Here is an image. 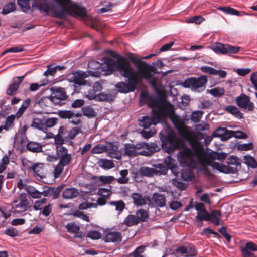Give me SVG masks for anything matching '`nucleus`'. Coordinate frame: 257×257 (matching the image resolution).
Returning <instances> with one entry per match:
<instances>
[{
	"label": "nucleus",
	"mask_w": 257,
	"mask_h": 257,
	"mask_svg": "<svg viewBox=\"0 0 257 257\" xmlns=\"http://www.w3.org/2000/svg\"><path fill=\"white\" fill-rule=\"evenodd\" d=\"M162 148L170 153L178 149L177 159L181 166L189 167L198 169L205 174L209 173L208 166H211L220 172L225 174H235L238 167L241 165L240 159L236 156H230L227 159L228 166L208 160L203 153V148L197 144H191V147L184 144L181 140L177 138L173 131L163 130L159 134Z\"/></svg>",
	"instance_id": "f257e3e1"
},
{
	"label": "nucleus",
	"mask_w": 257,
	"mask_h": 257,
	"mask_svg": "<svg viewBox=\"0 0 257 257\" xmlns=\"http://www.w3.org/2000/svg\"><path fill=\"white\" fill-rule=\"evenodd\" d=\"M132 62L137 70L124 57L118 60L116 63L112 59L106 58L105 63L107 65V70L112 73L116 69L122 77L127 79V83L121 81L116 84L115 88L118 91L122 93L134 92L143 78L148 80L153 87H155L156 78L152 70V66L138 59H133Z\"/></svg>",
	"instance_id": "f03ea898"
},
{
	"label": "nucleus",
	"mask_w": 257,
	"mask_h": 257,
	"mask_svg": "<svg viewBox=\"0 0 257 257\" xmlns=\"http://www.w3.org/2000/svg\"><path fill=\"white\" fill-rule=\"evenodd\" d=\"M150 100L149 105L152 108L153 116L155 120L160 122L161 118L168 117L182 137H187L186 128L184 126V121L182 118L175 113L173 106L171 104H166L156 97H149Z\"/></svg>",
	"instance_id": "7ed1b4c3"
},
{
	"label": "nucleus",
	"mask_w": 257,
	"mask_h": 257,
	"mask_svg": "<svg viewBox=\"0 0 257 257\" xmlns=\"http://www.w3.org/2000/svg\"><path fill=\"white\" fill-rule=\"evenodd\" d=\"M61 8L60 11L51 10L53 13V17L57 18H64L67 15H71L76 17H84L86 15V8L76 3H72L71 0H53Z\"/></svg>",
	"instance_id": "20e7f679"
},
{
	"label": "nucleus",
	"mask_w": 257,
	"mask_h": 257,
	"mask_svg": "<svg viewBox=\"0 0 257 257\" xmlns=\"http://www.w3.org/2000/svg\"><path fill=\"white\" fill-rule=\"evenodd\" d=\"M55 150L59 162L54 168V174L55 178H58L63 172L64 167L70 164L72 157L71 154L68 153V150L66 147H62Z\"/></svg>",
	"instance_id": "39448f33"
},
{
	"label": "nucleus",
	"mask_w": 257,
	"mask_h": 257,
	"mask_svg": "<svg viewBox=\"0 0 257 257\" xmlns=\"http://www.w3.org/2000/svg\"><path fill=\"white\" fill-rule=\"evenodd\" d=\"M207 83V77L205 75H201L197 77L187 78L182 83V85L184 88L191 89L192 91L200 93L205 90Z\"/></svg>",
	"instance_id": "423d86ee"
},
{
	"label": "nucleus",
	"mask_w": 257,
	"mask_h": 257,
	"mask_svg": "<svg viewBox=\"0 0 257 257\" xmlns=\"http://www.w3.org/2000/svg\"><path fill=\"white\" fill-rule=\"evenodd\" d=\"M30 1L17 0V3L23 12H27L31 9ZM45 0H32V7L48 15L50 12V7L48 3L43 2Z\"/></svg>",
	"instance_id": "0eeeda50"
},
{
	"label": "nucleus",
	"mask_w": 257,
	"mask_h": 257,
	"mask_svg": "<svg viewBox=\"0 0 257 257\" xmlns=\"http://www.w3.org/2000/svg\"><path fill=\"white\" fill-rule=\"evenodd\" d=\"M52 94L50 97H44V99H47L53 102L56 105H62L64 104L65 101L67 100L68 96L67 95L65 89L59 87L54 89H51Z\"/></svg>",
	"instance_id": "6e6552de"
},
{
	"label": "nucleus",
	"mask_w": 257,
	"mask_h": 257,
	"mask_svg": "<svg viewBox=\"0 0 257 257\" xmlns=\"http://www.w3.org/2000/svg\"><path fill=\"white\" fill-rule=\"evenodd\" d=\"M13 203L15 204V211L19 213L29 210L31 208L28 195L26 193H21L14 200Z\"/></svg>",
	"instance_id": "1a4fd4ad"
},
{
	"label": "nucleus",
	"mask_w": 257,
	"mask_h": 257,
	"mask_svg": "<svg viewBox=\"0 0 257 257\" xmlns=\"http://www.w3.org/2000/svg\"><path fill=\"white\" fill-rule=\"evenodd\" d=\"M235 102L238 107L244 112L253 111L255 108L250 97L244 93L236 97Z\"/></svg>",
	"instance_id": "9d476101"
},
{
	"label": "nucleus",
	"mask_w": 257,
	"mask_h": 257,
	"mask_svg": "<svg viewBox=\"0 0 257 257\" xmlns=\"http://www.w3.org/2000/svg\"><path fill=\"white\" fill-rule=\"evenodd\" d=\"M212 49L216 53H220L222 54L229 53L236 54L240 49V47L232 46L229 44L216 43L212 45Z\"/></svg>",
	"instance_id": "9b49d317"
},
{
	"label": "nucleus",
	"mask_w": 257,
	"mask_h": 257,
	"mask_svg": "<svg viewBox=\"0 0 257 257\" xmlns=\"http://www.w3.org/2000/svg\"><path fill=\"white\" fill-rule=\"evenodd\" d=\"M93 73L92 71H90L88 74L87 72L77 70L72 72V76L69 78L68 80L70 82L73 83L76 85L82 86L85 85L86 82L85 78L90 75H93L91 73Z\"/></svg>",
	"instance_id": "f8f14e48"
},
{
	"label": "nucleus",
	"mask_w": 257,
	"mask_h": 257,
	"mask_svg": "<svg viewBox=\"0 0 257 257\" xmlns=\"http://www.w3.org/2000/svg\"><path fill=\"white\" fill-rule=\"evenodd\" d=\"M58 115L62 119H69V122L73 125H78L81 123L80 118L82 116L81 112L74 113L71 110H59Z\"/></svg>",
	"instance_id": "ddd939ff"
},
{
	"label": "nucleus",
	"mask_w": 257,
	"mask_h": 257,
	"mask_svg": "<svg viewBox=\"0 0 257 257\" xmlns=\"http://www.w3.org/2000/svg\"><path fill=\"white\" fill-rule=\"evenodd\" d=\"M148 200L149 201L150 204H152L154 206L163 208L166 205L165 195L159 192H154L152 195L151 199L148 198Z\"/></svg>",
	"instance_id": "4468645a"
},
{
	"label": "nucleus",
	"mask_w": 257,
	"mask_h": 257,
	"mask_svg": "<svg viewBox=\"0 0 257 257\" xmlns=\"http://www.w3.org/2000/svg\"><path fill=\"white\" fill-rule=\"evenodd\" d=\"M25 75L14 78L13 82L10 84L6 90V93L10 96H13L16 94L20 85L24 80Z\"/></svg>",
	"instance_id": "2eb2a0df"
},
{
	"label": "nucleus",
	"mask_w": 257,
	"mask_h": 257,
	"mask_svg": "<svg viewBox=\"0 0 257 257\" xmlns=\"http://www.w3.org/2000/svg\"><path fill=\"white\" fill-rule=\"evenodd\" d=\"M106 151L111 157L119 159L121 158V153L118 150V145L116 142H108L106 144Z\"/></svg>",
	"instance_id": "dca6fc26"
},
{
	"label": "nucleus",
	"mask_w": 257,
	"mask_h": 257,
	"mask_svg": "<svg viewBox=\"0 0 257 257\" xmlns=\"http://www.w3.org/2000/svg\"><path fill=\"white\" fill-rule=\"evenodd\" d=\"M111 193L110 189L104 188H99L97 192L99 196L97 200V204L99 205H105L106 203L107 200L109 199Z\"/></svg>",
	"instance_id": "f3484780"
},
{
	"label": "nucleus",
	"mask_w": 257,
	"mask_h": 257,
	"mask_svg": "<svg viewBox=\"0 0 257 257\" xmlns=\"http://www.w3.org/2000/svg\"><path fill=\"white\" fill-rule=\"evenodd\" d=\"M103 239L106 242L119 243L122 240L121 234L117 231L107 232Z\"/></svg>",
	"instance_id": "a211bd4d"
},
{
	"label": "nucleus",
	"mask_w": 257,
	"mask_h": 257,
	"mask_svg": "<svg viewBox=\"0 0 257 257\" xmlns=\"http://www.w3.org/2000/svg\"><path fill=\"white\" fill-rule=\"evenodd\" d=\"M45 116L39 115L34 117L31 126L36 129L46 132V127H45Z\"/></svg>",
	"instance_id": "6ab92c4d"
},
{
	"label": "nucleus",
	"mask_w": 257,
	"mask_h": 257,
	"mask_svg": "<svg viewBox=\"0 0 257 257\" xmlns=\"http://www.w3.org/2000/svg\"><path fill=\"white\" fill-rule=\"evenodd\" d=\"M151 117L152 118H150L148 116H143L142 118L139 120V125L140 126L143 127L144 128L148 129L151 125H156L159 122L154 118L153 112H152Z\"/></svg>",
	"instance_id": "aec40b11"
},
{
	"label": "nucleus",
	"mask_w": 257,
	"mask_h": 257,
	"mask_svg": "<svg viewBox=\"0 0 257 257\" xmlns=\"http://www.w3.org/2000/svg\"><path fill=\"white\" fill-rule=\"evenodd\" d=\"M146 150L141 151V155L149 156L160 150V147L156 143H146Z\"/></svg>",
	"instance_id": "412c9836"
},
{
	"label": "nucleus",
	"mask_w": 257,
	"mask_h": 257,
	"mask_svg": "<svg viewBox=\"0 0 257 257\" xmlns=\"http://www.w3.org/2000/svg\"><path fill=\"white\" fill-rule=\"evenodd\" d=\"M27 149L32 153H40L43 152V145L35 141H29L26 145Z\"/></svg>",
	"instance_id": "4be33fe9"
},
{
	"label": "nucleus",
	"mask_w": 257,
	"mask_h": 257,
	"mask_svg": "<svg viewBox=\"0 0 257 257\" xmlns=\"http://www.w3.org/2000/svg\"><path fill=\"white\" fill-rule=\"evenodd\" d=\"M90 99H94L99 101H107L111 102L114 100V97L113 95L111 94H106L103 92L100 93L97 95L95 94L90 96Z\"/></svg>",
	"instance_id": "5701e85b"
},
{
	"label": "nucleus",
	"mask_w": 257,
	"mask_h": 257,
	"mask_svg": "<svg viewBox=\"0 0 257 257\" xmlns=\"http://www.w3.org/2000/svg\"><path fill=\"white\" fill-rule=\"evenodd\" d=\"M47 69L44 73V75L46 77L49 76H53L58 71H62L65 68L64 66L57 65L54 66V64H51L47 66Z\"/></svg>",
	"instance_id": "b1692460"
},
{
	"label": "nucleus",
	"mask_w": 257,
	"mask_h": 257,
	"mask_svg": "<svg viewBox=\"0 0 257 257\" xmlns=\"http://www.w3.org/2000/svg\"><path fill=\"white\" fill-rule=\"evenodd\" d=\"M79 194L78 190L75 188L65 189L62 193V197L64 199H71L77 197Z\"/></svg>",
	"instance_id": "393cba45"
},
{
	"label": "nucleus",
	"mask_w": 257,
	"mask_h": 257,
	"mask_svg": "<svg viewBox=\"0 0 257 257\" xmlns=\"http://www.w3.org/2000/svg\"><path fill=\"white\" fill-rule=\"evenodd\" d=\"M124 154L130 157H135L138 155H141V151H137L135 150L134 144L126 143L124 146Z\"/></svg>",
	"instance_id": "a878e982"
},
{
	"label": "nucleus",
	"mask_w": 257,
	"mask_h": 257,
	"mask_svg": "<svg viewBox=\"0 0 257 257\" xmlns=\"http://www.w3.org/2000/svg\"><path fill=\"white\" fill-rule=\"evenodd\" d=\"M194 172L190 169H183L181 172V178L185 181H192L195 179Z\"/></svg>",
	"instance_id": "bb28decb"
},
{
	"label": "nucleus",
	"mask_w": 257,
	"mask_h": 257,
	"mask_svg": "<svg viewBox=\"0 0 257 257\" xmlns=\"http://www.w3.org/2000/svg\"><path fill=\"white\" fill-rule=\"evenodd\" d=\"M224 110L237 118L242 119L243 118V113H241L239 108L235 106L228 105L225 108Z\"/></svg>",
	"instance_id": "cd10ccee"
},
{
	"label": "nucleus",
	"mask_w": 257,
	"mask_h": 257,
	"mask_svg": "<svg viewBox=\"0 0 257 257\" xmlns=\"http://www.w3.org/2000/svg\"><path fill=\"white\" fill-rule=\"evenodd\" d=\"M131 197L134 203L137 206H143L146 204V199L139 193H133Z\"/></svg>",
	"instance_id": "c85d7f7f"
},
{
	"label": "nucleus",
	"mask_w": 257,
	"mask_h": 257,
	"mask_svg": "<svg viewBox=\"0 0 257 257\" xmlns=\"http://www.w3.org/2000/svg\"><path fill=\"white\" fill-rule=\"evenodd\" d=\"M136 216L139 220V223L147 222L149 218L148 211L142 208L137 211Z\"/></svg>",
	"instance_id": "c756f323"
},
{
	"label": "nucleus",
	"mask_w": 257,
	"mask_h": 257,
	"mask_svg": "<svg viewBox=\"0 0 257 257\" xmlns=\"http://www.w3.org/2000/svg\"><path fill=\"white\" fill-rule=\"evenodd\" d=\"M221 216V211L217 210H213L209 216V221H211L214 225L218 226L220 224L219 217Z\"/></svg>",
	"instance_id": "7c9ffc66"
},
{
	"label": "nucleus",
	"mask_w": 257,
	"mask_h": 257,
	"mask_svg": "<svg viewBox=\"0 0 257 257\" xmlns=\"http://www.w3.org/2000/svg\"><path fill=\"white\" fill-rule=\"evenodd\" d=\"M123 223L126 226L130 227L136 225L139 223L136 215L130 214L125 218Z\"/></svg>",
	"instance_id": "2f4dec72"
},
{
	"label": "nucleus",
	"mask_w": 257,
	"mask_h": 257,
	"mask_svg": "<svg viewBox=\"0 0 257 257\" xmlns=\"http://www.w3.org/2000/svg\"><path fill=\"white\" fill-rule=\"evenodd\" d=\"M51 135L52 136L49 137V138L54 139L55 150L59 149V148H61L62 147H65L63 146V144L64 143V140L63 138V136H61L60 135H55L52 133H51Z\"/></svg>",
	"instance_id": "473e14b6"
},
{
	"label": "nucleus",
	"mask_w": 257,
	"mask_h": 257,
	"mask_svg": "<svg viewBox=\"0 0 257 257\" xmlns=\"http://www.w3.org/2000/svg\"><path fill=\"white\" fill-rule=\"evenodd\" d=\"M165 165H166V167L168 169H171L172 172L175 171L177 168V166L176 164H175V160L172 158L171 156H167L164 158V161Z\"/></svg>",
	"instance_id": "72a5a7b5"
},
{
	"label": "nucleus",
	"mask_w": 257,
	"mask_h": 257,
	"mask_svg": "<svg viewBox=\"0 0 257 257\" xmlns=\"http://www.w3.org/2000/svg\"><path fill=\"white\" fill-rule=\"evenodd\" d=\"M82 115H83L88 118H93L96 116V113L94 109L90 106H86L82 108Z\"/></svg>",
	"instance_id": "f704fd0d"
},
{
	"label": "nucleus",
	"mask_w": 257,
	"mask_h": 257,
	"mask_svg": "<svg viewBox=\"0 0 257 257\" xmlns=\"http://www.w3.org/2000/svg\"><path fill=\"white\" fill-rule=\"evenodd\" d=\"M25 190L32 198H40V191L37 190L35 187L30 185H27L25 187Z\"/></svg>",
	"instance_id": "c9c22d12"
},
{
	"label": "nucleus",
	"mask_w": 257,
	"mask_h": 257,
	"mask_svg": "<svg viewBox=\"0 0 257 257\" xmlns=\"http://www.w3.org/2000/svg\"><path fill=\"white\" fill-rule=\"evenodd\" d=\"M120 177L116 179L117 182L120 184H126L129 181L128 177V171L127 169L121 170L119 172Z\"/></svg>",
	"instance_id": "e433bc0d"
},
{
	"label": "nucleus",
	"mask_w": 257,
	"mask_h": 257,
	"mask_svg": "<svg viewBox=\"0 0 257 257\" xmlns=\"http://www.w3.org/2000/svg\"><path fill=\"white\" fill-rule=\"evenodd\" d=\"M227 156V154L224 152H213L209 155V157L214 160H218L223 161Z\"/></svg>",
	"instance_id": "4c0bfd02"
},
{
	"label": "nucleus",
	"mask_w": 257,
	"mask_h": 257,
	"mask_svg": "<svg viewBox=\"0 0 257 257\" xmlns=\"http://www.w3.org/2000/svg\"><path fill=\"white\" fill-rule=\"evenodd\" d=\"M210 214L208 213L206 209L202 211L197 212V215L196 217V221H197L198 220H199L200 221H209L210 219Z\"/></svg>",
	"instance_id": "58836bf2"
},
{
	"label": "nucleus",
	"mask_w": 257,
	"mask_h": 257,
	"mask_svg": "<svg viewBox=\"0 0 257 257\" xmlns=\"http://www.w3.org/2000/svg\"><path fill=\"white\" fill-rule=\"evenodd\" d=\"M140 173L142 175L152 177L155 175L156 170L155 168L143 167L140 168Z\"/></svg>",
	"instance_id": "ea45409f"
},
{
	"label": "nucleus",
	"mask_w": 257,
	"mask_h": 257,
	"mask_svg": "<svg viewBox=\"0 0 257 257\" xmlns=\"http://www.w3.org/2000/svg\"><path fill=\"white\" fill-rule=\"evenodd\" d=\"M32 169L35 175L42 177L43 175V163H35L32 166Z\"/></svg>",
	"instance_id": "a19ab883"
},
{
	"label": "nucleus",
	"mask_w": 257,
	"mask_h": 257,
	"mask_svg": "<svg viewBox=\"0 0 257 257\" xmlns=\"http://www.w3.org/2000/svg\"><path fill=\"white\" fill-rule=\"evenodd\" d=\"M92 178L96 181L99 180L101 182L105 184L110 183L115 180L112 176H100L99 177L93 176Z\"/></svg>",
	"instance_id": "79ce46f5"
},
{
	"label": "nucleus",
	"mask_w": 257,
	"mask_h": 257,
	"mask_svg": "<svg viewBox=\"0 0 257 257\" xmlns=\"http://www.w3.org/2000/svg\"><path fill=\"white\" fill-rule=\"evenodd\" d=\"M58 119L56 117H50L46 118L45 117V127H46V132L48 128H50L54 126L58 123Z\"/></svg>",
	"instance_id": "37998d69"
},
{
	"label": "nucleus",
	"mask_w": 257,
	"mask_h": 257,
	"mask_svg": "<svg viewBox=\"0 0 257 257\" xmlns=\"http://www.w3.org/2000/svg\"><path fill=\"white\" fill-rule=\"evenodd\" d=\"M16 10V5L15 3H9L5 5L2 11V13L4 15L8 14Z\"/></svg>",
	"instance_id": "c03bdc74"
},
{
	"label": "nucleus",
	"mask_w": 257,
	"mask_h": 257,
	"mask_svg": "<svg viewBox=\"0 0 257 257\" xmlns=\"http://www.w3.org/2000/svg\"><path fill=\"white\" fill-rule=\"evenodd\" d=\"M109 204L115 207V210L119 212H121L125 207V204L122 200L112 201L109 202Z\"/></svg>",
	"instance_id": "a18cd8bd"
},
{
	"label": "nucleus",
	"mask_w": 257,
	"mask_h": 257,
	"mask_svg": "<svg viewBox=\"0 0 257 257\" xmlns=\"http://www.w3.org/2000/svg\"><path fill=\"white\" fill-rule=\"evenodd\" d=\"M218 10L226 14L238 16L239 14V11L230 7H220L218 8Z\"/></svg>",
	"instance_id": "49530a36"
},
{
	"label": "nucleus",
	"mask_w": 257,
	"mask_h": 257,
	"mask_svg": "<svg viewBox=\"0 0 257 257\" xmlns=\"http://www.w3.org/2000/svg\"><path fill=\"white\" fill-rule=\"evenodd\" d=\"M100 166L105 169H110L113 168L114 165L112 161L103 159L100 161Z\"/></svg>",
	"instance_id": "de8ad7c7"
},
{
	"label": "nucleus",
	"mask_w": 257,
	"mask_h": 257,
	"mask_svg": "<svg viewBox=\"0 0 257 257\" xmlns=\"http://www.w3.org/2000/svg\"><path fill=\"white\" fill-rule=\"evenodd\" d=\"M155 167L156 170L155 175H165L167 173L168 169L162 164H158Z\"/></svg>",
	"instance_id": "09e8293b"
},
{
	"label": "nucleus",
	"mask_w": 257,
	"mask_h": 257,
	"mask_svg": "<svg viewBox=\"0 0 257 257\" xmlns=\"http://www.w3.org/2000/svg\"><path fill=\"white\" fill-rule=\"evenodd\" d=\"M245 162L248 166L252 168H255L257 167V162L255 159L251 156H245L244 157Z\"/></svg>",
	"instance_id": "8fccbe9b"
},
{
	"label": "nucleus",
	"mask_w": 257,
	"mask_h": 257,
	"mask_svg": "<svg viewBox=\"0 0 257 257\" xmlns=\"http://www.w3.org/2000/svg\"><path fill=\"white\" fill-rule=\"evenodd\" d=\"M146 246L144 245H140L137 247L136 249L130 254V256L133 257H144L142 253H143L145 250Z\"/></svg>",
	"instance_id": "3c124183"
},
{
	"label": "nucleus",
	"mask_w": 257,
	"mask_h": 257,
	"mask_svg": "<svg viewBox=\"0 0 257 257\" xmlns=\"http://www.w3.org/2000/svg\"><path fill=\"white\" fill-rule=\"evenodd\" d=\"M209 93L214 97H219L224 93V89L222 87H215L209 90Z\"/></svg>",
	"instance_id": "603ef678"
},
{
	"label": "nucleus",
	"mask_w": 257,
	"mask_h": 257,
	"mask_svg": "<svg viewBox=\"0 0 257 257\" xmlns=\"http://www.w3.org/2000/svg\"><path fill=\"white\" fill-rule=\"evenodd\" d=\"M67 231L71 233H76L79 230L80 227L74 223H69L66 225Z\"/></svg>",
	"instance_id": "864d4df0"
},
{
	"label": "nucleus",
	"mask_w": 257,
	"mask_h": 257,
	"mask_svg": "<svg viewBox=\"0 0 257 257\" xmlns=\"http://www.w3.org/2000/svg\"><path fill=\"white\" fill-rule=\"evenodd\" d=\"M106 151V145L98 144L94 146L91 150V152L93 154H100Z\"/></svg>",
	"instance_id": "5fc2aeb1"
},
{
	"label": "nucleus",
	"mask_w": 257,
	"mask_h": 257,
	"mask_svg": "<svg viewBox=\"0 0 257 257\" xmlns=\"http://www.w3.org/2000/svg\"><path fill=\"white\" fill-rule=\"evenodd\" d=\"M172 184L179 190H185L187 187V184L184 183L177 179H172Z\"/></svg>",
	"instance_id": "6e6d98bb"
},
{
	"label": "nucleus",
	"mask_w": 257,
	"mask_h": 257,
	"mask_svg": "<svg viewBox=\"0 0 257 257\" xmlns=\"http://www.w3.org/2000/svg\"><path fill=\"white\" fill-rule=\"evenodd\" d=\"M203 112L201 110H197L192 112L191 114V120L194 122L200 121L202 117Z\"/></svg>",
	"instance_id": "4d7b16f0"
},
{
	"label": "nucleus",
	"mask_w": 257,
	"mask_h": 257,
	"mask_svg": "<svg viewBox=\"0 0 257 257\" xmlns=\"http://www.w3.org/2000/svg\"><path fill=\"white\" fill-rule=\"evenodd\" d=\"M156 133V130L154 128L149 130L144 128L141 132V134L143 138L148 139L154 135Z\"/></svg>",
	"instance_id": "13d9d810"
},
{
	"label": "nucleus",
	"mask_w": 257,
	"mask_h": 257,
	"mask_svg": "<svg viewBox=\"0 0 257 257\" xmlns=\"http://www.w3.org/2000/svg\"><path fill=\"white\" fill-rule=\"evenodd\" d=\"M97 204L94 203L84 202L79 205L78 208L80 210H85L88 208L96 207Z\"/></svg>",
	"instance_id": "bf43d9fd"
},
{
	"label": "nucleus",
	"mask_w": 257,
	"mask_h": 257,
	"mask_svg": "<svg viewBox=\"0 0 257 257\" xmlns=\"http://www.w3.org/2000/svg\"><path fill=\"white\" fill-rule=\"evenodd\" d=\"M86 236L92 239L96 240L101 237V234L98 231L94 230L88 232Z\"/></svg>",
	"instance_id": "052dcab7"
},
{
	"label": "nucleus",
	"mask_w": 257,
	"mask_h": 257,
	"mask_svg": "<svg viewBox=\"0 0 257 257\" xmlns=\"http://www.w3.org/2000/svg\"><path fill=\"white\" fill-rule=\"evenodd\" d=\"M204 20V19L201 16H195L187 19L186 21L187 23H194L198 24L201 23Z\"/></svg>",
	"instance_id": "680f3d73"
},
{
	"label": "nucleus",
	"mask_w": 257,
	"mask_h": 257,
	"mask_svg": "<svg viewBox=\"0 0 257 257\" xmlns=\"http://www.w3.org/2000/svg\"><path fill=\"white\" fill-rule=\"evenodd\" d=\"M45 229V226L42 225L40 226H36L35 227L31 229L29 233L30 234H40L44 229Z\"/></svg>",
	"instance_id": "e2e57ef3"
},
{
	"label": "nucleus",
	"mask_w": 257,
	"mask_h": 257,
	"mask_svg": "<svg viewBox=\"0 0 257 257\" xmlns=\"http://www.w3.org/2000/svg\"><path fill=\"white\" fill-rule=\"evenodd\" d=\"M80 132V128L74 127L69 132L68 137L71 140L74 139Z\"/></svg>",
	"instance_id": "0e129e2a"
},
{
	"label": "nucleus",
	"mask_w": 257,
	"mask_h": 257,
	"mask_svg": "<svg viewBox=\"0 0 257 257\" xmlns=\"http://www.w3.org/2000/svg\"><path fill=\"white\" fill-rule=\"evenodd\" d=\"M52 204L49 203L42 209V214L44 216H48L52 212Z\"/></svg>",
	"instance_id": "69168bd1"
},
{
	"label": "nucleus",
	"mask_w": 257,
	"mask_h": 257,
	"mask_svg": "<svg viewBox=\"0 0 257 257\" xmlns=\"http://www.w3.org/2000/svg\"><path fill=\"white\" fill-rule=\"evenodd\" d=\"M241 252L242 257H256L252 251L246 249L245 247L241 248Z\"/></svg>",
	"instance_id": "338daca9"
},
{
	"label": "nucleus",
	"mask_w": 257,
	"mask_h": 257,
	"mask_svg": "<svg viewBox=\"0 0 257 257\" xmlns=\"http://www.w3.org/2000/svg\"><path fill=\"white\" fill-rule=\"evenodd\" d=\"M188 249V252L187 254L185 255V257H194L197 255V250L194 246L190 245Z\"/></svg>",
	"instance_id": "774afa93"
}]
</instances>
